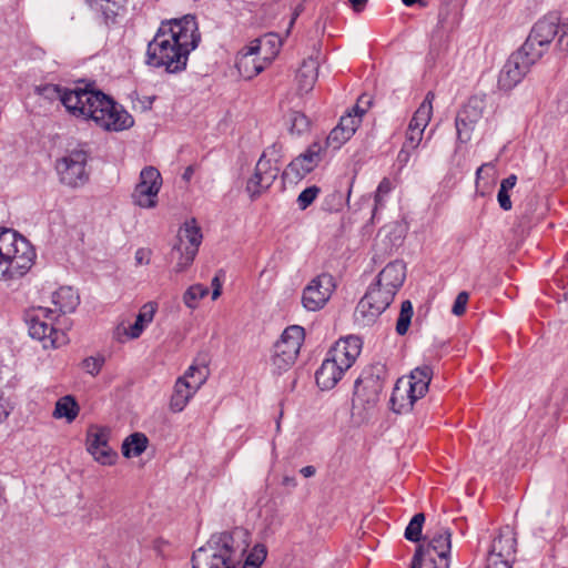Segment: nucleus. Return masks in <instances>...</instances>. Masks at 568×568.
<instances>
[{
	"mask_svg": "<svg viewBox=\"0 0 568 568\" xmlns=\"http://www.w3.org/2000/svg\"><path fill=\"white\" fill-rule=\"evenodd\" d=\"M45 99L60 100L67 111L85 120H92L105 131H123L134 124L133 116L112 98L89 87L63 88L45 84L39 88Z\"/></svg>",
	"mask_w": 568,
	"mask_h": 568,
	"instance_id": "obj_1",
	"label": "nucleus"
},
{
	"mask_svg": "<svg viewBox=\"0 0 568 568\" xmlns=\"http://www.w3.org/2000/svg\"><path fill=\"white\" fill-rule=\"evenodd\" d=\"M199 41L194 17L184 16L162 22L148 44L146 64L164 69L169 73L181 72L186 68L189 54L197 47Z\"/></svg>",
	"mask_w": 568,
	"mask_h": 568,
	"instance_id": "obj_2",
	"label": "nucleus"
},
{
	"mask_svg": "<svg viewBox=\"0 0 568 568\" xmlns=\"http://www.w3.org/2000/svg\"><path fill=\"white\" fill-rule=\"evenodd\" d=\"M79 295L70 286H62L52 294L53 307H37L26 314L29 335L42 343L43 348H57L68 343L64 331L58 328L54 320L72 313L79 305Z\"/></svg>",
	"mask_w": 568,
	"mask_h": 568,
	"instance_id": "obj_3",
	"label": "nucleus"
},
{
	"mask_svg": "<svg viewBox=\"0 0 568 568\" xmlns=\"http://www.w3.org/2000/svg\"><path fill=\"white\" fill-rule=\"evenodd\" d=\"M34 258L36 252L24 236L12 229L0 227V278L24 275Z\"/></svg>",
	"mask_w": 568,
	"mask_h": 568,
	"instance_id": "obj_4",
	"label": "nucleus"
},
{
	"mask_svg": "<svg viewBox=\"0 0 568 568\" xmlns=\"http://www.w3.org/2000/svg\"><path fill=\"white\" fill-rule=\"evenodd\" d=\"M432 377V367L422 365L413 369L409 376L398 378L389 399L390 409L396 414L410 412L414 403L428 392Z\"/></svg>",
	"mask_w": 568,
	"mask_h": 568,
	"instance_id": "obj_5",
	"label": "nucleus"
},
{
	"mask_svg": "<svg viewBox=\"0 0 568 568\" xmlns=\"http://www.w3.org/2000/svg\"><path fill=\"white\" fill-rule=\"evenodd\" d=\"M239 564L234 539L227 531L212 535L192 556V568H237Z\"/></svg>",
	"mask_w": 568,
	"mask_h": 568,
	"instance_id": "obj_6",
	"label": "nucleus"
},
{
	"mask_svg": "<svg viewBox=\"0 0 568 568\" xmlns=\"http://www.w3.org/2000/svg\"><path fill=\"white\" fill-rule=\"evenodd\" d=\"M305 337L302 326L292 325L284 329L274 344L271 364L277 374L286 372L295 363Z\"/></svg>",
	"mask_w": 568,
	"mask_h": 568,
	"instance_id": "obj_7",
	"label": "nucleus"
},
{
	"mask_svg": "<svg viewBox=\"0 0 568 568\" xmlns=\"http://www.w3.org/2000/svg\"><path fill=\"white\" fill-rule=\"evenodd\" d=\"M89 154L82 149L72 150L57 161L55 169L62 184L79 187L89 181L87 170Z\"/></svg>",
	"mask_w": 568,
	"mask_h": 568,
	"instance_id": "obj_8",
	"label": "nucleus"
},
{
	"mask_svg": "<svg viewBox=\"0 0 568 568\" xmlns=\"http://www.w3.org/2000/svg\"><path fill=\"white\" fill-rule=\"evenodd\" d=\"M539 60V53H529L524 48L514 52L498 77V87L508 91L516 87L530 70V67Z\"/></svg>",
	"mask_w": 568,
	"mask_h": 568,
	"instance_id": "obj_9",
	"label": "nucleus"
},
{
	"mask_svg": "<svg viewBox=\"0 0 568 568\" xmlns=\"http://www.w3.org/2000/svg\"><path fill=\"white\" fill-rule=\"evenodd\" d=\"M336 288L335 278L328 273L313 277L302 292V305L308 312H317L327 304Z\"/></svg>",
	"mask_w": 568,
	"mask_h": 568,
	"instance_id": "obj_10",
	"label": "nucleus"
},
{
	"mask_svg": "<svg viewBox=\"0 0 568 568\" xmlns=\"http://www.w3.org/2000/svg\"><path fill=\"white\" fill-rule=\"evenodd\" d=\"M559 32V18L549 14L539 19L521 45L529 53H539V59Z\"/></svg>",
	"mask_w": 568,
	"mask_h": 568,
	"instance_id": "obj_11",
	"label": "nucleus"
},
{
	"mask_svg": "<svg viewBox=\"0 0 568 568\" xmlns=\"http://www.w3.org/2000/svg\"><path fill=\"white\" fill-rule=\"evenodd\" d=\"M162 178L158 169L146 166L140 173V181L132 193V201L142 209H153L158 204V194Z\"/></svg>",
	"mask_w": 568,
	"mask_h": 568,
	"instance_id": "obj_12",
	"label": "nucleus"
},
{
	"mask_svg": "<svg viewBox=\"0 0 568 568\" xmlns=\"http://www.w3.org/2000/svg\"><path fill=\"white\" fill-rule=\"evenodd\" d=\"M485 106V98L474 95L470 97L465 105L458 111L455 119V126L459 142L466 143L471 139L476 124L483 118Z\"/></svg>",
	"mask_w": 568,
	"mask_h": 568,
	"instance_id": "obj_13",
	"label": "nucleus"
},
{
	"mask_svg": "<svg viewBox=\"0 0 568 568\" xmlns=\"http://www.w3.org/2000/svg\"><path fill=\"white\" fill-rule=\"evenodd\" d=\"M179 244L173 246L174 251L180 252V258L176 263L175 271L183 272L194 261L199 246L202 242V233L200 227L194 224L185 223L184 227L179 231Z\"/></svg>",
	"mask_w": 568,
	"mask_h": 568,
	"instance_id": "obj_14",
	"label": "nucleus"
},
{
	"mask_svg": "<svg viewBox=\"0 0 568 568\" xmlns=\"http://www.w3.org/2000/svg\"><path fill=\"white\" fill-rule=\"evenodd\" d=\"M435 94L429 91L425 99L415 111L405 134L403 145L410 149H417L423 140L424 131L427 128L433 114V101Z\"/></svg>",
	"mask_w": 568,
	"mask_h": 568,
	"instance_id": "obj_15",
	"label": "nucleus"
},
{
	"mask_svg": "<svg viewBox=\"0 0 568 568\" xmlns=\"http://www.w3.org/2000/svg\"><path fill=\"white\" fill-rule=\"evenodd\" d=\"M377 290H367L366 294L358 302L354 312V318L361 326L374 324L393 302L387 293H384L381 300H377Z\"/></svg>",
	"mask_w": 568,
	"mask_h": 568,
	"instance_id": "obj_16",
	"label": "nucleus"
},
{
	"mask_svg": "<svg viewBox=\"0 0 568 568\" xmlns=\"http://www.w3.org/2000/svg\"><path fill=\"white\" fill-rule=\"evenodd\" d=\"M109 430L106 428L92 426L87 435V449L93 458L102 465H112L116 458L109 446Z\"/></svg>",
	"mask_w": 568,
	"mask_h": 568,
	"instance_id": "obj_17",
	"label": "nucleus"
},
{
	"mask_svg": "<svg viewBox=\"0 0 568 568\" xmlns=\"http://www.w3.org/2000/svg\"><path fill=\"white\" fill-rule=\"evenodd\" d=\"M280 172L278 165H270L268 162L257 161L253 175L247 180L246 192L251 200L257 199L271 187Z\"/></svg>",
	"mask_w": 568,
	"mask_h": 568,
	"instance_id": "obj_18",
	"label": "nucleus"
},
{
	"mask_svg": "<svg viewBox=\"0 0 568 568\" xmlns=\"http://www.w3.org/2000/svg\"><path fill=\"white\" fill-rule=\"evenodd\" d=\"M452 28L446 26V16L440 12L438 22L430 34L428 59L434 63L443 61L449 50Z\"/></svg>",
	"mask_w": 568,
	"mask_h": 568,
	"instance_id": "obj_19",
	"label": "nucleus"
},
{
	"mask_svg": "<svg viewBox=\"0 0 568 568\" xmlns=\"http://www.w3.org/2000/svg\"><path fill=\"white\" fill-rule=\"evenodd\" d=\"M261 51V45H253L245 49L236 59V68L240 74L245 79H252L261 73L266 63L273 60V57H257Z\"/></svg>",
	"mask_w": 568,
	"mask_h": 568,
	"instance_id": "obj_20",
	"label": "nucleus"
},
{
	"mask_svg": "<svg viewBox=\"0 0 568 568\" xmlns=\"http://www.w3.org/2000/svg\"><path fill=\"white\" fill-rule=\"evenodd\" d=\"M406 278V265L402 261L388 263L377 275L376 283L394 300Z\"/></svg>",
	"mask_w": 568,
	"mask_h": 568,
	"instance_id": "obj_21",
	"label": "nucleus"
},
{
	"mask_svg": "<svg viewBox=\"0 0 568 568\" xmlns=\"http://www.w3.org/2000/svg\"><path fill=\"white\" fill-rule=\"evenodd\" d=\"M452 534L448 528L439 527L433 532H428L427 545L424 547V557H435L436 559H449L452 549Z\"/></svg>",
	"mask_w": 568,
	"mask_h": 568,
	"instance_id": "obj_22",
	"label": "nucleus"
},
{
	"mask_svg": "<svg viewBox=\"0 0 568 568\" xmlns=\"http://www.w3.org/2000/svg\"><path fill=\"white\" fill-rule=\"evenodd\" d=\"M204 384V377L201 375L195 381L178 378L174 385V392L171 396L170 408L175 413L182 412L192 396Z\"/></svg>",
	"mask_w": 568,
	"mask_h": 568,
	"instance_id": "obj_23",
	"label": "nucleus"
},
{
	"mask_svg": "<svg viewBox=\"0 0 568 568\" xmlns=\"http://www.w3.org/2000/svg\"><path fill=\"white\" fill-rule=\"evenodd\" d=\"M361 338L357 336H348L344 339H339L328 354L336 359L342 367L348 369L361 354Z\"/></svg>",
	"mask_w": 568,
	"mask_h": 568,
	"instance_id": "obj_24",
	"label": "nucleus"
},
{
	"mask_svg": "<svg viewBox=\"0 0 568 568\" xmlns=\"http://www.w3.org/2000/svg\"><path fill=\"white\" fill-rule=\"evenodd\" d=\"M346 371L328 354L315 373L316 384L321 389H332Z\"/></svg>",
	"mask_w": 568,
	"mask_h": 568,
	"instance_id": "obj_25",
	"label": "nucleus"
},
{
	"mask_svg": "<svg viewBox=\"0 0 568 568\" xmlns=\"http://www.w3.org/2000/svg\"><path fill=\"white\" fill-rule=\"evenodd\" d=\"M516 551L515 532L509 526L499 529L498 535L494 538L488 557L509 560Z\"/></svg>",
	"mask_w": 568,
	"mask_h": 568,
	"instance_id": "obj_26",
	"label": "nucleus"
},
{
	"mask_svg": "<svg viewBox=\"0 0 568 568\" xmlns=\"http://www.w3.org/2000/svg\"><path fill=\"white\" fill-rule=\"evenodd\" d=\"M318 161V151L310 149L288 164L284 171V175L288 179L301 180L314 170Z\"/></svg>",
	"mask_w": 568,
	"mask_h": 568,
	"instance_id": "obj_27",
	"label": "nucleus"
},
{
	"mask_svg": "<svg viewBox=\"0 0 568 568\" xmlns=\"http://www.w3.org/2000/svg\"><path fill=\"white\" fill-rule=\"evenodd\" d=\"M318 62L308 58L303 61L296 74L297 87L301 92H310L318 77Z\"/></svg>",
	"mask_w": 568,
	"mask_h": 568,
	"instance_id": "obj_28",
	"label": "nucleus"
},
{
	"mask_svg": "<svg viewBox=\"0 0 568 568\" xmlns=\"http://www.w3.org/2000/svg\"><path fill=\"white\" fill-rule=\"evenodd\" d=\"M387 378V367L383 363H374L367 366L356 379L366 386L377 388L383 392Z\"/></svg>",
	"mask_w": 568,
	"mask_h": 568,
	"instance_id": "obj_29",
	"label": "nucleus"
},
{
	"mask_svg": "<svg viewBox=\"0 0 568 568\" xmlns=\"http://www.w3.org/2000/svg\"><path fill=\"white\" fill-rule=\"evenodd\" d=\"M382 392L364 385L363 383L355 382L354 404H361L365 409H371L376 406L379 400Z\"/></svg>",
	"mask_w": 568,
	"mask_h": 568,
	"instance_id": "obj_30",
	"label": "nucleus"
},
{
	"mask_svg": "<svg viewBox=\"0 0 568 568\" xmlns=\"http://www.w3.org/2000/svg\"><path fill=\"white\" fill-rule=\"evenodd\" d=\"M155 307L149 303L145 304L136 316L134 324H132L126 331V335L135 339L141 336L145 326L153 321Z\"/></svg>",
	"mask_w": 568,
	"mask_h": 568,
	"instance_id": "obj_31",
	"label": "nucleus"
},
{
	"mask_svg": "<svg viewBox=\"0 0 568 568\" xmlns=\"http://www.w3.org/2000/svg\"><path fill=\"white\" fill-rule=\"evenodd\" d=\"M79 405L71 395L61 397L53 410V417L65 418L69 423L73 422L79 414Z\"/></svg>",
	"mask_w": 568,
	"mask_h": 568,
	"instance_id": "obj_32",
	"label": "nucleus"
},
{
	"mask_svg": "<svg viewBox=\"0 0 568 568\" xmlns=\"http://www.w3.org/2000/svg\"><path fill=\"white\" fill-rule=\"evenodd\" d=\"M148 437L142 433H134L125 438L122 444V454L128 457L140 456L148 447Z\"/></svg>",
	"mask_w": 568,
	"mask_h": 568,
	"instance_id": "obj_33",
	"label": "nucleus"
},
{
	"mask_svg": "<svg viewBox=\"0 0 568 568\" xmlns=\"http://www.w3.org/2000/svg\"><path fill=\"white\" fill-rule=\"evenodd\" d=\"M409 568H449V559L424 557V547L418 546L412 558Z\"/></svg>",
	"mask_w": 568,
	"mask_h": 568,
	"instance_id": "obj_34",
	"label": "nucleus"
},
{
	"mask_svg": "<svg viewBox=\"0 0 568 568\" xmlns=\"http://www.w3.org/2000/svg\"><path fill=\"white\" fill-rule=\"evenodd\" d=\"M366 110L356 104L352 112H348L346 115H343L337 125H339L346 135L352 138L356 132L357 128L361 124L362 116L365 114Z\"/></svg>",
	"mask_w": 568,
	"mask_h": 568,
	"instance_id": "obj_35",
	"label": "nucleus"
},
{
	"mask_svg": "<svg viewBox=\"0 0 568 568\" xmlns=\"http://www.w3.org/2000/svg\"><path fill=\"white\" fill-rule=\"evenodd\" d=\"M413 304L406 300L400 305V312L396 323V333L398 335H405L409 328L412 316H413Z\"/></svg>",
	"mask_w": 568,
	"mask_h": 568,
	"instance_id": "obj_36",
	"label": "nucleus"
},
{
	"mask_svg": "<svg viewBox=\"0 0 568 568\" xmlns=\"http://www.w3.org/2000/svg\"><path fill=\"white\" fill-rule=\"evenodd\" d=\"M424 523L425 515L423 513L415 514L405 529V538L413 542L419 541Z\"/></svg>",
	"mask_w": 568,
	"mask_h": 568,
	"instance_id": "obj_37",
	"label": "nucleus"
},
{
	"mask_svg": "<svg viewBox=\"0 0 568 568\" xmlns=\"http://www.w3.org/2000/svg\"><path fill=\"white\" fill-rule=\"evenodd\" d=\"M207 294L209 288L206 286H203L201 284H194L190 286L184 293L183 302L189 308L194 310L197 306V301H200Z\"/></svg>",
	"mask_w": 568,
	"mask_h": 568,
	"instance_id": "obj_38",
	"label": "nucleus"
},
{
	"mask_svg": "<svg viewBox=\"0 0 568 568\" xmlns=\"http://www.w3.org/2000/svg\"><path fill=\"white\" fill-rule=\"evenodd\" d=\"M253 45H261V51H265L268 55L273 57L278 53L281 47V39L276 34H267L263 39L252 42Z\"/></svg>",
	"mask_w": 568,
	"mask_h": 568,
	"instance_id": "obj_39",
	"label": "nucleus"
},
{
	"mask_svg": "<svg viewBox=\"0 0 568 568\" xmlns=\"http://www.w3.org/2000/svg\"><path fill=\"white\" fill-rule=\"evenodd\" d=\"M290 131L293 134H302L308 129L310 122L306 115L301 112H292L290 114Z\"/></svg>",
	"mask_w": 568,
	"mask_h": 568,
	"instance_id": "obj_40",
	"label": "nucleus"
},
{
	"mask_svg": "<svg viewBox=\"0 0 568 568\" xmlns=\"http://www.w3.org/2000/svg\"><path fill=\"white\" fill-rule=\"evenodd\" d=\"M320 192L321 189L316 185H312L303 190L296 200L298 209L302 211L306 210L315 201Z\"/></svg>",
	"mask_w": 568,
	"mask_h": 568,
	"instance_id": "obj_41",
	"label": "nucleus"
},
{
	"mask_svg": "<svg viewBox=\"0 0 568 568\" xmlns=\"http://www.w3.org/2000/svg\"><path fill=\"white\" fill-rule=\"evenodd\" d=\"M394 189L393 182L388 178H384L375 192V210L384 205L385 197L390 193Z\"/></svg>",
	"mask_w": 568,
	"mask_h": 568,
	"instance_id": "obj_42",
	"label": "nucleus"
},
{
	"mask_svg": "<svg viewBox=\"0 0 568 568\" xmlns=\"http://www.w3.org/2000/svg\"><path fill=\"white\" fill-rule=\"evenodd\" d=\"M349 139L346 132L339 125H336L327 136V144L333 149H339Z\"/></svg>",
	"mask_w": 568,
	"mask_h": 568,
	"instance_id": "obj_43",
	"label": "nucleus"
},
{
	"mask_svg": "<svg viewBox=\"0 0 568 568\" xmlns=\"http://www.w3.org/2000/svg\"><path fill=\"white\" fill-rule=\"evenodd\" d=\"M281 158V146L276 143L268 146L260 156L258 161H266L270 165H278V161Z\"/></svg>",
	"mask_w": 568,
	"mask_h": 568,
	"instance_id": "obj_44",
	"label": "nucleus"
},
{
	"mask_svg": "<svg viewBox=\"0 0 568 568\" xmlns=\"http://www.w3.org/2000/svg\"><path fill=\"white\" fill-rule=\"evenodd\" d=\"M103 364H104L103 357H93V356L85 358L82 363L83 368L91 376H97L100 373Z\"/></svg>",
	"mask_w": 568,
	"mask_h": 568,
	"instance_id": "obj_45",
	"label": "nucleus"
},
{
	"mask_svg": "<svg viewBox=\"0 0 568 568\" xmlns=\"http://www.w3.org/2000/svg\"><path fill=\"white\" fill-rule=\"evenodd\" d=\"M468 298H469V295L467 292H465V291L460 292L457 295V297L453 304L452 313L456 316L463 315L466 311V305L468 303Z\"/></svg>",
	"mask_w": 568,
	"mask_h": 568,
	"instance_id": "obj_46",
	"label": "nucleus"
},
{
	"mask_svg": "<svg viewBox=\"0 0 568 568\" xmlns=\"http://www.w3.org/2000/svg\"><path fill=\"white\" fill-rule=\"evenodd\" d=\"M201 375H203L204 377V382L206 381V377H207V369L206 367H199V366H195V365H191L187 371L184 373L183 376H181L180 378H186V381H195L197 377H200Z\"/></svg>",
	"mask_w": 568,
	"mask_h": 568,
	"instance_id": "obj_47",
	"label": "nucleus"
},
{
	"mask_svg": "<svg viewBox=\"0 0 568 568\" xmlns=\"http://www.w3.org/2000/svg\"><path fill=\"white\" fill-rule=\"evenodd\" d=\"M557 45L562 52H568V23L559 24Z\"/></svg>",
	"mask_w": 568,
	"mask_h": 568,
	"instance_id": "obj_48",
	"label": "nucleus"
},
{
	"mask_svg": "<svg viewBox=\"0 0 568 568\" xmlns=\"http://www.w3.org/2000/svg\"><path fill=\"white\" fill-rule=\"evenodd\" d=\"M98 2H100V7L103 9V10H109L111 12H114L116 13V10L122 8L128 0H97Z\"/></svg>",
	"mask_w": 568,
	"mask_h": 568,
	"instance_id": "obj_49",
	"label": "nucleus"
},
{
	"mask_svg": "<svg viewBox=\"0 0 568 568\" xmlns=\"http://www.w3.org/2000/svg\"><path fill=\"white\" fill-rule=\"evenodd\" d=\"M497 201H498L499 206L504 211L511 210L513 203L510 201V196L508 194V190H504L503 187H500L499 191H498V194H497Z\"/></svg>",
	"mask_w": 568,
	"mask_h": 568,
	"instance_id": "obj_50",
	"label": "nucleus"
},
{
	"mask_svg": "<svg viewBox=\"0 0 568 568\" xmlns=\"http://www.w3.org/2000/svg\"><path fill=\"white\" fill-rule=\"evenodd\" d=\"M413 151H415V149L406 148V145L402 146L397 154V162L400 169L409 162Z\"/></svg>",
	"mask_w": 568,
	"mask_h": 568,
	"instance_id": "obj_51",
	"label": "nucleus"
},
{
	"mask_svg": "<svg viewBox=\"0 0 568 568\" xmlns=\"http://www.w3.org/2000/svg\"><path fill=\"white\" fill-rule=\"evenodd\" d=\"M151 252L148 248H138L134 255L136 265H146L150 263Z\"/></svg>",
	"mask_w": 568,
	"mask_h": 568,
	"instance_id": "obj_52",
	"label": "nucleus"
},
{
	"mask_svg": "<svg viewBox=\"0 0 568 568\" xmlns=\"http://www.w3.org/2000/svg\"><path fill=\"white\" fill-rule=\"evenodd\" d=\"M486 568H511V566L510 560L498 559L496 561L495 557H488Z\"/></svg>",
	"mask_w": 568,
	"mask_h": 568,
	"instance_id": "obj_53",
	"label": "nucleus"
},
{
	"mask_svg": "<svg viewBox=\"0 0 568 568\" xmlns=\"http://www.w3.org/2000/svg\"><path fill=\"white\" fill-rule=\"evenodd\" d=\"M212 300H217L222 294V282L217 275L212 278Z\"/></svg>",
	"mask_w": 568,
	"mask_h": 568,
	"instance_id": "obj_54",
	"label": "nucleus"
},
{
	"mask_svg": "<svg viewBox=\"0 0 568 568\" xmlns=\"http://www.w3.org/2000/svg\"><path fill=\"white\" fill-rule=\"evenodd\" d=\"M516 183H517V176L515 174H510L509 176H507L506 179H504L501 181L500 187L509 191L515 187Z\"/></svg>",
	"mask_w": 568,
	"mask_h": 568,
	"instance_id": "obj_55",
	"label": "nucleus"
},
{
	"mask_svg": "<svg viewBox=\"0 0 568 568\" xmlns=\"http://www.w3.org/2000/svg\"><path fill=\"white\" fill-rule=\"evenodd\" d=\"M301 475H303L305 478L313 477L316 473V468L312 465L305 466L301 468L300 470Z\"/></svg>",
	"mask_w": 568,
	"mask_h": 568,
	"instance_id": "obj_56",
	"label": "nucleus"
},
{
	"mask_svg": "<svg viewBox=\"0 0 568 568\" xmlns=\"http://www.w3.org/2000/svg\"><path fill=\"white\" fill-rule=\"evenodd\" d=\"M353 7V9L356 11V12H359L362 11L365 6H366V2L367 0H348Z\"/></svg>",
	"mask_w": 568,
	"mask_h": 568,
	"instance_id": "obj_57",
	"label": "nucleus"
},
{
	"mask_svg": "<svg viewBox=\"0 0 568 568\" xmlns=\"http://www.w3.org/2000/svg\"><path fill=\"white\" fill-rule=\"evenodd\" d=\"M402 2L406 7H413L415 4H418L419 7L425 8L427 6L425 0H402Z\"/></svg>",
	"mask_w": 568,
	"mask_h": 568,
	"instance_id": "obj_58",
	"label": "nucleus"
},
{
	"mask_svg": "<svg viewBox=\"0 0 568 568\" xmlns=\"http://www.w3.org/2000/svg\"><path fill=\"white\" fill-rule=\"evenodd\" d=\"M491 165L489 163H486V164H483L481 166H479L476 171V184H477V187H479V179L481 178V174L483 172L485 171V169L487 168H490Z\"/></svg>",
	"mask_w": 568,
	"mask_h": 568,
	"instance_id": "obj_59",
	"label": "nucleus"
},
{
	"mask_svg": "<svg viewBox=\"0 0 568 568\" xmlns=\"http://www.w3.org/2000/svg\"><path fill=\"white\" fill-rule=\"evenodd\" d=\"M368 290H377L378 293H377V300H381V297L384 295V288L383 286H379L377 285V283H373L371 284V286L368 287Z\"/></svg>",
	"mask_w": 568,
	"mask_h": 568,
	"instance_id": "obj_60",
	"label": "nucleus"
},
{
	"mask_svg": "<svg viewBox=\"0 0 568 568\" xmlns=\"http://www.w3.org/2000/svg\"><path fill=\"white\" fill-rule=\"evenodd\" d=\"M284 484L295 486V479L294 478H290V477H285L284 478Z\"/></svg>",
	"mask_w": 568,
	"mask_h": 568,
	"instance_id": "obj_61",
	"label": "nucleus"
},
{
	"mask_svg": "<svg viewBox=\"0 0 568 568\" xmlns=\"http://www.w3.org/2000/svg\"><path fill=\"white\" fill-rule=\"evenodd\" d=\"M298 16V12H295L294 18L292 19V23L294 22L295 18Z\"/></svg>",
	"mask_w": 568,
	"mask_h": 568,
	"instance_id": "obj_62",
	"label": "nucleus"
}]
</instances>
